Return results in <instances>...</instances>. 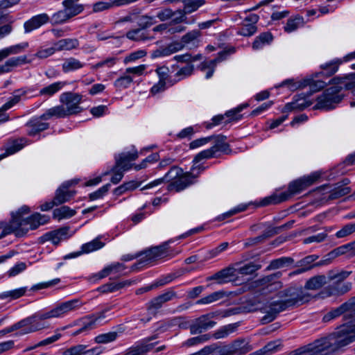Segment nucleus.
Here are the masks:
<instances>
[{
    "label": "nucleus",
    "instance_id": "de8ad7c7",
    "mask_svg": "<svg viewBox=\"0 0 355 355\" xmlns=\"http://www.w3.org/2000/svg\"><path fill=\"white\" fill-rule=\"evenodd\" d=\"M234 270L232 268L223 269L218 272L214 274L211 279H220V282H225L229 281V279L235 275Z\"/></svg>",
    "mask_w": 355,
    "mask_h": 355
},
{
    "label": "nucleus",
    "instance_id": "4c0bfd02",
    "mask_svg": "<svg viewBox=\"0 0 355 355\" xmlns=\"http://www.w3.org/2000/svg\"><path fill=\"white\" fill-rule=\"evenodd\" d=\"M126 37L133 41H146L151 40L153 37L148 36L147 32L142 28H137L131 30L126 33Z\"/></svg>",
    "mask_w": 355,
    "mask_h": 355
},
{
    "label": "nucleus",
    "instance_id": "58836bf2",
    "mask_svg": "<svg viewBox=\"0 0 355 355\" xmlns=\"http://www.w3.org/2000/svg\"><path fill=\"white\" fill-rule=\"evenodd\" d=\"M85 64L74 58L65 59L62 64V69L64 73L78 70L84 67Z\"/></svg>",
    "mask_w": 355,
    "mask_h": 355
},
{
    "label": "nucleus",
    "instance_id": "393cba45",
    "mask_svg": "<svg viewBox=\"0 0 355 355\" xmlns=\"http://www.w3.org/2000/svg\"><path fill=\"white\" fill-rule=\"evenodd\" d=\"M27 62V58L25 55L9 58L3 64H0V75L9 73L13 68L17 67Z\"/></svg>",
    "mask_w": 355,
    "mask_h": 355
},
{
    "label": "nucleus",
    "instance_id": "6e6552de",
    "mask_svg": "<svg viewBox=\"0 0 355 355\" xmlns=\"http://www.w3.org/2000/svg\"><path fill=\"white\" fill-rule=\"evenodd\" d=\"M49 220L50 217L49 216L40 213H35L25 220H19V219H15L10 225L4 227L0 239L12 233L18 237L23 236L29 230L37 229L39 226L47 223Z\"/></svg>",
    "mask_w": 355,
    "mask_h": 355
},
{
    "label": "nucleus",
    "instance_id": "72a5a7b5",
    "mask_svg": "<svg viewBox=\"0 0 355 355\" xmlns=\"http://www.w3.org/2000/svg\"><path fill=\"white\" fill-rule=\"evenodd\" d=\"M272 40V36L270 33H263L257 36L252 43V49L255 51L262 49L269 44Z\"/></svg>",
    "mask_w": 355,
    "mask_h": 355
},
{
    "label": "nucleus",
    "instance_id": "412c9836",
    "mask_svg": "<svg viewBox=\"0 0 355 355\" xmlns=\"http://www.w3.org/2000/svg\"><path fill=\"white\" fill-rule=\"evenodd\" d=\"M49 21L47 14L42 13L33 16L29 20L26 21L24 24V32L26 33H31L33 30L37 29L42 25L46 24Z\"/></svg>",
    "mask_w": 355,
    "mask_h": 355
},
{
    "label": "nucleus",
    "instance_id": "a18cd8bd",
    "mask_svg": "<svg viewBox=\"0 0 355 355\" xmlns=\"http://www.w3.org/2000/svg\"><path fill=\"white\" fill-rule=\"evenodd\" d=\"M71 17H73V16L64 8L53 15L52 21L53 24H63Z\"/></svg>",
    "mask_w": 355,
    "mask_h": 355
},
{
    "label": "nucleus",
    "instance_id": "bb28decb",
    "mask_svg": "<svg viewBox=\"0 0 355 355\" xmlns=\"http://www.w3.org/2000/svg\"><path fill=\"white\" fill-rule=\"evenodd\" d=\"M200 32L198 30H193L182 37L181 44L183 47L187 46L189 49L197 47L200 42Z\"/></svg>",
    "mask_w": 355,
    "mask_h": 355
},
{
    "label": "nucleus",
    "instance_id": "6ab92c4d",
    "mask_svg": "<svg viewBox=\"0 0 355 355\" xmlns=\"http://www.w3.org/2000/svg\"><path fill=\"white\" fill-rule=\"evenodd\" d=\"M354 310H355V297L350 299L349 301L343 304L339 307L328 312L326 315H324L323 320L325 322L330 321L331 320L334 319L346 312H349L347 315L352 318V314H353Z\"/></svg>",
    "mask_w": 355,
    "mask_h": 355
},
{
    "label": "nucleus",
    "instance_id": "c03bdc74",
    "mask_svg": "<svg viewBox=\"0 0 355 355\" xmlns=\"http://www.w3.org/2000/svg\"><path fill=\"white\" fill-rule=\"evenodd\" d=\"M280 343L278 340L271 341L266 345L263 348L257 351L254 355H270L278 351Z\"/></svg>",
    "mask_w": 355,
    "mask_h": 355
},
{
    "label": "nucleus",
    "instance_id": "4be33fe9",
    "mask_svg": "<svg viewBox=\"0 0 355 355\" xmlns=\"http://www.w3.org/2000/svg\"><path fill=\"white\" fill-rule=\"evenodd\" d=\"M48 119H44L42 118V114L38 117L35 118L29 121L26 124V127L28 128L27 133L29 136H35L39 132L44 131L49 128V124L46 122H44L43 121H47Z\"/></svg>",
    "mask_w": 355,
    "mask_h": 355
},
{
    "label": "nucleus",
    "instance_id": "39448f33",
    "mask_svg": "<svg viewBox=\"0 0 355 355\" xmlns=\"http://www.w3.org/2000/svg\"><path fill=\"white\" fill-rule=\"evenodd\" d=\"M330 83L331 86L318 97L314 108L323 110L334 108V105L342 100L343 95L340 92L344 87L355 92V81L349 82L347 76L335 77L331 79Z\"/></svg>",
    "mask_w": 355,
    "mask_h": 355
},
{
    "label": "nucleus",
    "instance_id": "8fccbe9b",
    "mask_svg": "<svg viewBox=\"0 0 355 355\" xmlns=\"http://www.w3.org/2000/svg\"><path fill=\"white\" fill-rule=\"evenodd\" d=\"M164 303L158 295L151 300L147 304V311L151 315H155Z\"/></svg>",
    "mask_w": 355,
    "mask_h": 355
},
{
    "label": "nucleus",
    "instance_id": "b1692460",
    "mask_svg": "<svg viewBox=\"0 0 355 355\" xmlns=\"http://www.w3.org/2000/svg\"><path fill=\"white\" fill-rule=\"evenodd\" d=\"M183 49V46L178 42L169 44L166 46L156 49L152 52L151 57L153 58L168 56Z\"/></svg>",
    "mask_w": 355,
    "mask_h": 355
},
{
    "label": "nucleus",
    "instance_id": "f257e3e1",
    "mask_svg": "<svg viewBox=\"0 0 355 355\" xmlns=\"http://www.w3.org/2000/svg\"><path fill=\"white\" fill-rule=\"evenodd\" d=\"M352 320L339 327L325 338L316 340L306 347L309 355H333L355 341V315Z\"/></svg>",
    "mask_w": 355,
    "mask_h": 355
},
{
    "label": "nucleus",
    "instance_id": "603ef678",
    "mask_svg": "<svg viewBox=\"0 0 355 355\" xmlns=\"http://www.w3.org/2000/svg\"><path fill=\"white\" fill-rule=\"evenodd\" d=\"M343 62H344L343 60L335 59L328 63L322 65V68L327 71V73L329 75H332L338 71L339 65Z\"/></svg>",
    "mask_w": 355,
    "mask_h": 355
},
{
    "label": "nucleus",
    "instance_id": "f8f14e48",
    "mask_svg": "<svg viewBox=\"0 0 355 355\" xmlns=\"http://www.w3.org/2000/svg\"><path fill=\"white\" fill-rule=\"evenodd\" d=\"M36 91L34 86L22 87L13 92L10 99L0 107V123L9 120V116L5 111L12 108L21 101L27 99L28 96Z\"/></svg>",
    "mask_w": 355,
    "mask_h": 355
},
{
    "label": "nucleus",
    "instance_id": "4468645a",
    "mask_svg": "<svg viewBox=\"0 0 355 355\" xmlns=\"http://www.w3.org/2000/svg\"><path fill=\"white\" fill-rule=\"evenodd\" d=\"M219 315L218 312H211L202 315L196 319L194 322L190 326V331L191 334H200L213 328L216 322L211 319Z\"/></svg>",
    "mask_w": 355,
    "mask_h": 355
},
{
    "label": "nucleus",
    "instance_id": "423d86ee",
    "mask_svg": "<svg viewBox=\"0 0 355 355\" xmlns=\"http://www.w3.org/2000/svg\"><path fill=\"white\" fill-rule=\"evenodd\" d=\"M59 101L61 105L48 109L43 114L42 118L50 119L52 117L65 118L82 112L80 103L83 96L71 92H63L60 95Z\"/></svg>",
    "mask_w": 355,
    "mask_h": 355
},
{
    "label": "nucleus",
    "instance_id": "e433bc0d",
    "mask_svg": "<svg viewBox=\"0 0 355 355\" xmlns=\"http://www.w3.org/2000/svg\"><path fill=\"white\" fill-rule=\"evenodd\" d=\"M238 327L239 324L237 323H232L223 326L214 332L213 336L216 339L226 338L230 334L234 332Z\"/></svg>",
    "mask_w": 355,
    "mask_h": 355
},
{
    "label": "nucleus",
    "instance_id": "a878e982",
    "mask_svg": "<svg viewBox=\"0 0 355 355\" xmlns=\"http://www.w3.org/2000/svg\"><path fill=\"white\" fill-rule=\"evenodd\" d=\"M28 46V42H24L0 49V62L10 55L22 53Z\"/></svg>",
    "mask_w": 355,
    "mask_h": 355
},
{
    "label": "nucleus",
    "instance_id": "f03ea898",
    "mask_svg": "<svg viewBox=\"0 0 355 355\" xmlns=\"http://www.w3.org/2000/svg\"><path fill=\"white\" fill-rule=\"evenodd\" d=\"M310 300V295L301 287H292L279 293L277 299L269 302V310L264 315L263 322H270L275 320L279 312L293 306H299Z\"/></svg>",
    "mask_w": 355,
    "mask_h": 355
},
{
    "label": "nucleus",
    "instance_id": "c9c22d12",
    "mask_svg": "<svg viewBox=\"0 0 355 355\" xmlns=\"http://www.w3.org/2000/svg\"><path fill=\"white\" fill-rule=\"evenodd\" d=\"M304 24V18L302 16L295 15L288 19L287 23L284 26V31L288 33H292L300 27L303 26Z\"/></svg>",
    "mask_w": 355,
    "mask_h": 355
},
{
    "label": "nucleus",
    "instance_id": "9d476101",
    "mask_svg": "<svg viewBox=\"0 0 355 355\" xmlns=\"http://www.w3.org/2000/svg\"><path fill=\"white\" fill-rule=\"evenodd\" d=\"M138 153L137 150L133 152H123L116 157V163L112 168L113 175L111 178V182L114 184H118L123 177V173L132 168V161L137 159Z\"/></svg>",
    "mask_w": 355,
    "mask_h": 355
},
{
    "label": "nucleus",
    "instance_id": "7ed1b4c3",
    "mask_svg": "<svg viewBox=\"0 0 355 355\" xmlns=\"http://www.w3.org/2000/svg\"><path fill=\"white\" fill-rule=\"evenodd\" d=\"M205 170L201 166H195L191 168L189 172L184 173L179 167H173L162 178L155 180L141 188V190L149 189L156 187L164 182H171L168 185V189L180 191L194 184L198 175Z\"/></svg>",
    "mask_w": 355,
    "mask_h": 355
},
{
    "label": "nucleus",
    "instance_id": "0e129e2a",
    "mask_svg": "<svg viewBox=\"0 0 355 355\" xmlns=\"http://www.w3.org/2000/svg\"><path fill=\"white\" fill-rule=\"evenodd\" d=\"M110 4L107 1H101L94 3L92 5V12H100L105 10H108L111 9Z\"/></svg>",
    "mask_w": 355,
    "mask_h": 355
},
{
    "label": "nucleus",
    "instance_id": "0eeeda50",
    "mask_svg": "<svg viewBox=\"0 0 355 355\" xmlns=\"http://www.w3.org/2000/svg\"><path fill=\"white\" fill-rule=\"evenodd\" d=\"M320 177V174L315 172L309 175L304 176L289 184L287 191L279 194H273L269 197L265 198L261 202L262 205L270 204H277L287 200L291 196L300 193L309 186L312 185Z\"/></svg>",
    "mask_w": 355,
    "mask_h": 355
},
{
    "label": "nucleus",
    "instance_id": "5701e85b",
    "mask_svg": "<svg viewBox=\"0 0 355 355\" xmlns=\"http://www.w3.org/2000/svg\"><path fill=\"white\" fill-rule=\"evenodd\" d=\"M125 331L122 325L117 326L114 331L98 335L94 341L98 344H107L116 340Z\"/></svg>",
    "mask_w": 355,
    "mask_h": 355
},
{
    "label": "nucleus",
    "instance_id": "ddd939ff",
    "mask_svg": "<svg viewBox=\"0 0 355 355\" xmlns=\"http://www.w3.org/2000/svg\"><path fill=\"white\" fill-rule=\"evenodd\" d=\"M166 245L152 248L139 254V261L132 266L133 270L150 264L155 260L164 257L166 255Z\"/></svg>",
    "mask_w": 355,
    "mask_h": 355
},
{
    "label": "nucleus",
    "instance_id": "09e8293b",
    "mask_svg": "<svg viewBox=\"0 0 355 355\" xmlns=\"http://www.w3.org/2000/svg\"><path fill=\"white\" fill-rule=\"evenodd\" d=\"M133 80L132 77L130 75L125 73L123 76L117 78L114 83V85L118 89H123L130 87V84Z\"/></svg>",
    "mask_w": 355,
    "mask_h": 355
},
{
    "label": "nucleus",
    "instance_id": "6e6d98bb",
    "mask_svg": "<svg viewBox=\"0 0 355 355\" xmlns=\"http://www.w3.org/2000/svg\"><path fill=\"white\" fill-rule=\"evenodd\" d=\"M293 260L289 257H281L272 261L269 268L271 269H277L284 267L286 265L292 263Z\"/></svg>",
    "mask_w": 355,
    "mask_h": 355
},
{
    "label": "nucleus",
    "instance_id": "bf43d9fd",
    "mask_svg": "<svg viewBox=\"0 0 355 355\" xmlns=\"http://www.w3.org/2000/svg\"><path fill=\"white\" fill-rule=\"evenodd\" d=\"M61 337L62 334L60 332V329H57L55 331V334L53 336L40 341L38 343H37V346H40V347L51 345L58 340Z\"/></svg>",
    "mask_w": 355,
    "mask_h": 355
},
{
    "label": "nucleus",
    "instance_id": "2f4dec72",
    "mask_svg": "<svg viewBox=\"0 0 355 355\" xmlns=\"http://www.w3.org/2000/svg\"><path fill=\"white\" fill-rule=\"evenodd\" d=\"M53 44L56 51H69L78 47V41L76 39L67 38L62 39Z\"/></svg>",
    "mask_w": 355,
    "mask_h": 355
},
{
    "label": "nucleus",
    "instance_id": "ea45409f",
    "mask_svg": "<svg viewBox=\"0 0 355 355\" xmlns=\"http://www.w3.org/2000/svg\"><path fill=\"white\" fill-rule=\"evenodd\" d=\"M76 214V211L67 206H62L53 210V218L58 220L69 218Z\"/></svg>",
    "mask_w": 355,
    "mask_h": 355
},
{
    "label": "nucleus",
    "instance_id": "dca6fc26",
    "mask_svg": "<svg viewBox=\"0 0 355 355\" xmlns=\"http://www.w3.org/2000/svg\"><path fill=\"white\" fill-rule=\"evenodd\" d=\"M155 337H148L136 343L134 345L128 348L124 355H148L156 345L157 343H150Z\"/></svg>",
    "mask_w": 355,
    "mask_h": 355
},
{
    "label": "nucleus",
    "instance_id": "7c9ffc66",
    "mask_svg": "<svg viewBox=\"0 0 355 355\" xmlns=\"http://www.w3.org/2000/svg\"><path fill=\"white\" fill-rule=\"evenodd\" d=\"M227 51H221L218 53V56L211 60L205 62L202 64V68L203 70L207 69V71L205 74V78L207 79L210 78L214 72V69L217 64V63L221 62L222 60H225L226 58V56L227 55Z\"/></svg>",
    "mask_w": 355,
    "mask_h": 355
},
{
    "label": "nucleus",
    "instance_id": "5fc2aeb1",
    "mask_svg": "<svg viewBox=\"0 0 355 355\" xmlns=\"http://www.w3.org/2000/svg\"><path fill=\"white\" fill-rule=\"evenodd\" d=\"M248 106V103H244L239 105L237 107L229 110L225 113V116L229 117L231 120L238 121L241 119L240 112Z\"/></svg>",
    "mask_w": 355,
    "mask_h": 355
},
{
    "label": "nucleus",
    "instance_id": "e2e57ef3",
    "mask_svg": "<svg viewBox=\"0 0 355 355\" xmlns=\"http://www.w3.org/2000/svg\"><path fill=\"white\" fill-rule=\"evenodd\" d=\"M146 52L144 50H138L128 55L124 58V63L128 64L144 57Z\"/></svg>",
    "mask_w": 355,
    "mask_h": 355
},
{
    "label": "nucleus",
    "instance_id": "f3484780",
    "mask_svg": "<svg viewBox=\"0 0 355 355\" xmlns=\"http://www.w3.org/2000/svg\"><path fill=\"white\" fill-rule=\"evenodd\" d=\"M125 268V265L121 263H113L107 266L98 272L92 275L89 277V280L92 282H95L110 275H121L124 274Z\"/></svg>",
    "mask_w": 355,
    "mask_h": 355
},
{
    "label": "nucleus",
    "instance_id": "4d7b16f0",
    "mask_svg": "<svg viewBox=\"0 0 355 355\" xmlns=\"http://www.w3.org/2000/svg\"><path fill=\"white\" fill-rule=\"evenodd\" d=\"M257 31V27L252 24L245 23L243 26L238 31V34L249 37L254 35Z\"/></svg>",
    "mask_w": 355,
    "mask_h": 355
},
{
    "label": "nucleus",
    "instance_id": "69168bd1",
    "mask_svg": "<svg viewBox=\"0 0 355 355\" xmlns=\"http://www.w3.org/2000/svg\"><path fill=\"white\" fill-rule=\"evenodd\" d=\"M193 71V67L191 64H187L186 66L182 67L177 73L176 76L178 77V80H180L186 77L191 75Z\"/></svg>",
    "mask_w": 355,
    "mask_h": 355
},
{
    "label": "nucleus",
    "instance_id": "13d9d810",
    "mask_svg": "<svg viewBox=\"0 0 355 355\" xmlns=\"http://www.w3.org/2000/svg\"><path fill=\"white\" fill-rule=\"evenodd\" d=\"M56 52L54 44L49 48H41L35 54V56L40 59H45L53 55Z\"/></svg>",
    "mask_w": 355,
    "mask_h": 355
},
{
    "label": "nucleus",
    "instance_id": "3c124183",
    "mask_svg": "<svg viewBox=\"0 0 355 355\" xmlns=\"http://www.w3.org/2000/svg\"><path fill=\"white\" fill-rule=\"evenodd\" d=\"M26 288H20L12 291L3 292L0 294V298L5 300L7 298L17 299L25 294Z\"/></svg>",
    "mask_w": 355,
    "mask_h": 355
},
{
    "label": "nucleus",
    "instance_id": "f704fd0d",
    "mask_svg": "<svg viewBox=\"0 0 355 355\" xmlns=\"http://www.w3.org/2000/svg\"><path fill=\"white\" fill-rule=\"evenodd\" d=\"M78 1L79 0H64L62 2L64 9L73 17L80 14L84 10L83 6L78 3Z\"/></svg>",
    "mask_w": 355,
    "mask_h": 355
},
{
    "label": "nucleus",
    "instance_id": "49530a36",
    "mask_svg": "<svg viewBox=\"0 0 355 355\" xmlns=\"http://www.w3.org/2000/svg\"><path fill=\"white\" fill-rule=\"evenodd\" d=\"M103 246L104 243L101 242L98 238H96L93 241L83 245L82 250L85 253H89L99 250Z\"/></svg>",
    "mask_w": 355,
    "mask_h": 355
},
{
    "label": "nucleus",
    "instance_id": "2eb2a0df",
    "mask_svg": "<svg viewBox=\"0 0 355 355\" xmlns=\"http://www.w3.org/2000/svg\"><path fill=\"white\" fill-rule=\"evenodd\" d=\"M78 182V180L76 179L64 182L56 191L55 196L56 203L61 205L71 199L76 191L70 188Z\"/></svg>",
    "mask_w": 355,
    "mask_h": 355
},
{
    "label": "nucleus",
    "instance_id": "774afa93",
    "mask_svg": "<svg viewBox=\"0 0 355 355\" xmlns=\"http://www.w3.org/2000/svg\"><path fill=\"white\" fill-rule=\"evenodd\" d=\"M352 272L350 271H341L340 272L334 274L333 272H330L329 279L331 280H334L337 284L343 282L346 278L349 277Z\"/></svg>",
    "mask_w": 355,
    "mask_h": 355
},
{
    "label": "nucleus",
    "instance_id": "473e14b6",
    "mask_svg": "<svg viewBox=\"0 0 355 355\" xmlns=\"http://www.w3.org/2000/svg\"><path fill=\"white\" fill-rule=\"evenodd\" d=\"M28 144V141L25 138H21L13 141L12 144L6 148V153L0 155V161L8 155H12Z\"/></svg>",
    "mask_w": 355,
    "mask_h": 355
},
{
    "label": "nucleus",
    "instance_id": "37998d69",
    "mask_svg": "<svg viewBox=\"0 0 355 355\" xmlns=\"http://www.w3.org/2000/svg\"><path fill=\"white\" fill-rule=\"evenodd\" d=\"M219 150V147L218 145H215L210 148H208L207 150H204L201 152H200L198 154L196 155L195 157L193 162L195 166H197L196 164L198 163L200 161L204 159H209L212 157Z\"/></svg>",
    "mask_w": 355,
    "mask_h": 355
},
{
    "label": "nucleus",
    "instance_id": "1a4fd4ad",
    "mask_svg": "<svg viewBox=\"0 0 355 355\" xmlns=\"http://www.w3.org/2000/svg\"><path fill=\"white\" fill-rule=\"evenodd\" d=\"M110 309L107 308L101 312L95 314L87 315L78 320H76L69 324L59 328L60 331H64L67 329L72 328L76 326H79L80 328L76 331L72 333V336H77L83 332L89 331L95 328L96 324L105 318V313L110 311Z\"/></svg>",
    "mask_w": 355,
    "mask_h": 355
},
{
    "label": "nucleus",
    "instance_id": "052dcab7",
    "mask_svg": "<svg viewBox=\"0 0 355 355\" xmlns=\"http://www.w3.org/2000/svg\"><path fill=\"white\" fill-rule=\"evenodd\" d=\"M110 188V184H106L103 185V187L99 188L96 191L91 193L89 194L90 200H95L103 198L107 193Z\"/></svg>",
    "mask_w": 355,
    "mask_h": 355
},
{
    "label": "nucleus",
    "instance_id": "c756f323",
    "mask_svg": "<svg viewBox=\"0 0 355 355\" xmlns=\"http://www.w3.org/2000/svg\"><path fill=\"white\" fill-rule=\"evenodd\" d=\"M69 229L67 227L47 232L44 234L45 241H51L54 245H58L62 241L66 240L68 236Z\"/></svg>",
    "mask_w": 355,
    "mask_h": 355
},
{
    "label": "nucleus",
    "instance_id": "20e7f679",
    "mask_svg": "<svg viewBox=\"0 0 355 355\" xmlns=\"http://www.w3.org/2000/svg\"><path fill=\"white\" fill-rule=\"evenodd\" d=\"M81 306L82 303L78 299H73L58 304L49 310L36 312L30 315L29 320L32 322L33 326L32 330L36 332L48 329L49 325L45 322L46 320L64 318Z\"/></svg>",
    "mask_w": 355,
    "mask_h": 355
},
{
    "label": "nucleus",
    "instance_id": "9b49d317",
    "mask_svg": "<svg viewBox=\"0 0 355 355\" xmlns=\"http://www.w3.org/2000/svg\"><path fill=\"white\" fill-rule=\"evenodd\" d=\"M184 3V8L183 11H178L173 12L169 8H164L158 10L156 13V17H157L161 21L169 19L173 16L178 15V17L173 18V21L175 22H181L184 21L185 14L191 13L196 11L201 5L198 0H182Z\"/></svg>",
    "mask_w": 355,
    "mask_h": 355
},
{
    "label": "nucleus",
    "instance_id": "c85d7f7f",
    "mask_svg": "<svg viewBox=\"0 0 355 355\" xmlns=\"http://www.w3.org/2000/svg\"><path fill=\"white\" fill-rule=\"evenodd\" d=\"M252 347L249 342L244 339L236 340L233 342L230 346L228 352L230 354H236L238 355H243L251 351Z\"/></svg>",
    "mask_w": 355,
    "mask_h": 355
},
{
    "label": "nucleus",
    "instance_id": "79ce46f5",
    "mask_svg": "<svg viewBox=\"0 0 355 355\" xmlns=\"http://www.w3.org/2000/svg\"><path fill=\"white\" fill-rule=\"evenodd\" d=\"M225 293L223 291H216L197 300L196 304H209L222 299L225 296Z\"/></svg>",
    "mask_w": 355,
    "mask_h": 355
},
{
    "label": "nucleus",
    "instance_id": "338daca9",
    "mask_svg": "<svg viewBox=\"0 0 355 355\" xmlns=\"http://www.w3.org/2000/svg\"><path fill=\"white\" fill-rule=\"evenodd\" d=\"M257 270V267L254 264L247 263L235 269V271H237L238 273L241 275H250L255 272Z\"/></svg>",
    "mask_w": 355,
    "mask_h": 355
},
{
    "label": "nucleus",
    "instance_id": "aec40b11",
    "mask_svg": "<svg viewBox=\"0 0 355 355\" xmlns=\"http://www.w3.org/2000/svg\"><path fill=\"white\" fill-rule=\"evenodd\" d=\"M282 85H288L291 90H295L310 85L313 91H316L324 88L325 83L323 81H314L311 78H304L297 83H293V80H287L282 83Z\"/></svg>",
    "mask_w": 355,
    "mask_h": 355
},
{
    "label": "nucleus",
    "instance_id": "a211bd4d",
    "mask_svg": "<svg viewBox=\"0 0 355 355\" xmlns=\"http://www.w3.org/2000/svg\"><path fill=\"white\" fill-rule=\"evenodd\" d=\"M30 319V316L26 317L21 320L20 321L16 322L10 327H8L5 329L0 331V336H3L6 334L12 332L16 330H19V332L18 333V335L19 336L35 332V330H32L33 326L32 322L29 320Z\"/></svg>",
    "mask_w": 355,
    "mask_h": 355
},
{
    "label": "nucleus",
    "instance_id": "864d4df0",
    "mask_svg": "<svg viewBox=\"0 0 355 355\" xmlns=\"http://www.w3.org/2000/svg\"><path fill=\"white\" fill-rule=\"evenodd\" d=\"M311 102L306 100L305 98H298L295 101L286 105V107L288 109L304 110L311 105Z\"/></svg>",
    "mask_w": 355,
    "mask_h": 355
},
{
    "label": "nucleus",
    "instance_id": "680f3d73",
    "mask_svg": "<svg viewBox=\"0 0 355 355\" xmlns=\"http://www.w3.org/2000/svg\"><path fill=\"white\" fill-rule=\"evenodd\" d=\"M355 232V223H349L345 225L341 230L336 233L337 238L345 237Z\"/></svg>",
    "mask_w": 355,
    "mask_h": 355
},
{
    "label": "nucleus",
    "instance_id": "a19ab883",
    "mask_svg": "<svg viewBox=\"0 0 355 355\" xmlns=\"http://www.w3.org/2000/svg\"><path fill=\"white\" fill-rule=\"evenodd\" d=\"M326 283L327 277L324 275H318L309 279L305 284V288L309 290H316Z\"/></svg>",
    "mask_w": 355,
    "mask_h": 355
},
{
    "label": "nucleus",
    "instance_id": "cd10ccee",
    "mask_svg": "<svg viewBox=\"0 0 355 355\" xmlns=\"http://www.w3.org/2000/svg\"><path fill=\"white\" fill-rule=\"evenodd\" d=\"M67 85L66 81H57L42 88L37 96L51 97L60 92ZM33 95V96H35Z\"/></svg>",
    "mask_w": 355,
    "mask_h": 355
}]
</instances>
